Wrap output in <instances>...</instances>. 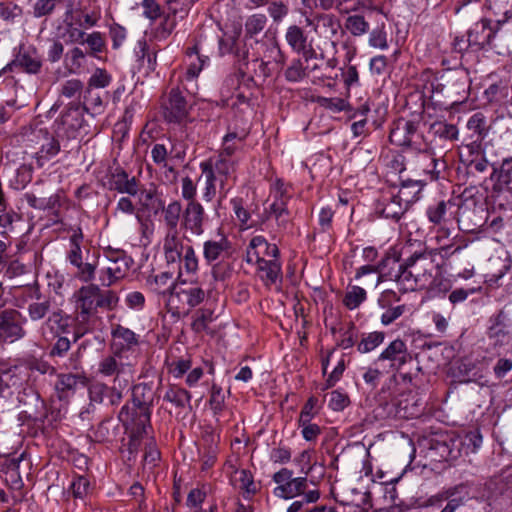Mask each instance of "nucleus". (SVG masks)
I'll return each mask as SVG.
<instances>
[{
    "label": "nucleus",
    "instance_id": "16",
    "mask_svg": "<svg viewBox=\"0 0 512 512\" xmlns=\"http://www.w3.org/2000/svg\"><path fill=\"white\" fill-rule=\"evenodd\" d=\"M272 194L274 200L266 209V213L268 217L275 219L280 230H286L290 223L289 211L287 209V202L290 197L287 195L284 184L280 181L276 183Z\"/></svg>",
    "mask_w": 512,
    "mask_h": 512
},
{
    "label": "nucleus",
    "instance_id": "7",
    "mask_svg": "<svg viewBox=\"0 0 512 512\" xmlns=\"http://www.w3.org/2000/svg\"><path fill=\"white\" fill-rule=\"evenodd\" d=\"M310 470L311 468H308L304 471L305 476L303 477H294L292 470L288 468L280 469L272 477L277 485L273 490V494L283 499H292L303 494L307 489V475Z\"/></svg>",
    "mask_w": 512,
    "mask_h": 512
},
{
    "label": "nucleus",
    "instance_id": "37",
    "mask_svg": "<svg viewBox=\"0 0 512 512\" xmlns=\"http://www.w3.org/2000/svg\"><path fill=\"white\" fill-rule=\"evenodd\" d=\"M187 56L190 62L187 67L185 79L188 81H193L198 77L204 66L209 62V57L201 56L199 54L197 45L188 48Z\"/></svg>",
    "mask_w": 512,
    "mask_h": 512
},
{
    "label": "nucleus",
    "instance_id": "27",
    "mask_svg": "<svg viewBox=\"0 0 512 512\" xmlns=\"http://www.w3.org/2000/svg\"><path fill=\"white\" fill-rule=\"evenodd\" d=\"M254 264L257 266L256 274L265 286L270 287L281 282L282 265L279 258L262 260Z\"/></svg>",
    "mask_w": 512,
    "mask_h": 512
},
{
    "label": "nucleus",
    "instance_id": "23",
    "mask_svg": "<svg viewBox=\"0 0 512 512\" xmlns=\"http://www.w3.org/2000/svg\"><path fill=\"white\" fill-rule=\"evenodd\" d=\"M108 184L112 191L133 196L138 193L141 182L135 176L129 175L124 169L118 167L111 172Z\"/></svg>",
    "mask_w": 512,
    "mask_h": 512
},
{
    "label": "nucleus",
    "instance_id": "56",
    "mask_svg": "<svg viewBox=\"0 0 512 512\" xmlns=\"http://www.w3.org/2000/svg\"><path fill=\"white\" fill-rule=\"evenodd\" d=\"M212 322L213 311L207 308L199 309L194 315L192 329L196 332L205 331Z\"/></svg>",
    "mask_w": 512,
    "mask_h": 512
},
{
    "label": "nucleus",
    "instance_id": "5",
    "mask_svg": "<svg viewBox=\"0 0 512 512\" xmlns=\"http://www.w3.org/2000/svg\"><path fill=\"white\" fill-rule=\"evenodd\" d=\"M421 182V180L403 181L397 194L384 195L378 207L381 215L398 221L406 211L407 204L411 201L408 199L407 189L410 187L415 188L414 194H417L422 188Z\"/></svg>",
    "mask_w": 512,
    "mask_h": 512
},
{
    "label": "nucleus",
    "instance_id": "20",
    "mask_svg": "<svg viewBox=\"0 0 512 512\" xmlns=\"http://www.w3.org/2000/svg\"><path fill=\"white\" fill-rule=\"evenodd\" d=\"M417 125L413 121L399 120L395 123L389 134L390 142L397 146L407 147L404 151L406 156L409 151L419 144L414 140L416 137Z\"/></svg>",
    "mask_w": 512,
    "mask_h": 512
},
{
    "label": "nucleus",
    "instance_id": "21",
    "mask_svg": "<svg viewBox=\"0 0 512 512\" xmlns=\"http://www.w3.org/2000/svg\"><path fill=\"white\" fill-rule=\"evenodd\" d=\"M272 258H279V249L277 245L269 243L261 235L254 236L247 246V263L251 264Z\"/></svg>",
    "mask_w": 512,
    "mask_h": 512
},
{
    "label": "nucleus",
    "instance_id": "31",
    "mask_svg": "<svg viewBox=\"0 0 512 512\" xmlns=\"http://www.w3.org/2000/svg\"><path fill=\"white\" fill-rule=\"evenodd\" d=\"M393 266H397L398 270L395 274L387 275L386 279L394 280L399 286L400 289L404 292L414 291L419 289L418 281H416V276L412 272V269L408 267L407 262L405 261L403 264H399L396 260V264H392Z\"/></svg>",
    "mask_w": 512,
    "mask_h": 512
},
{
    "label": "nucleus",
    "instance_id": "2",
    "mask_svg": "<svg viewBox=\"0 0 512 512\" xmlns=\"http://www.w3.org/2000/svg\"><path fill=\"white\" fill-rule=\"evenodd\" d=\"M154 400V391L147 383H139L132 389V406L124 405L118 415L123 425H130L134 420L150 424L151 407Z\"/></svg>",
    "mask_w": 512,
    "mask_h": 512
},
{
    "label": "nucleus",
    "instance_id": "47",
    "mask_svg": "<svg viewBox=\"0 0 512 512\" xmlns=\"http://www.w3.org/2000/svg\"><path fill=\"white\" fill-rule=\"evenodd\" d=\"M164 400L176 407L184 408L190 404L191 394L183 388L170 387L164 395Z\"/></svg>",
    "mask_w": 512,
    "mask_h": 512
},
{
    "label": "nucleus",
    "instance_id": "52",
    "mask_svg": "<svg viewBox=\"0 0 512 512\" xmlns=\"http://www.w3.org/2000/svg\"><path fill=\"white\" fill-rule=\"evenodd\" d=\"M90 491V481L85 476H76L69 487L75 499L84 500Z\"/></svg>",
    "mask_w": 512,
    "mask_h": 512
},
{
    "label": "nucleus",
    "instance_id": "57",
    "mask_svg": "<svg viewBox=\"0 0 512 512\" xmlns=\"http://www.w3.org/2000/svg\"><path fill=\"white\" fill-rule=\"evenodd\" d=\"M267 18L264 14H253L246 20L245 32L250 37L259 34L266 26Z\"/></svg>",
    "mask_w": 512,
    "mask_h": 512
},
{
    "label": "nucleus",
    "instance_id": "30",
    "mask_svg": "<svg viewBox=\"0 0 512 512\" xmlns=\"http://www.w3.org/2000/svg\"><path fill=\"white\" fill-rule=\"evenodd\" d=\"M428 134L432 137L431 145L439 142L442 147H445V143L457 140L459 132L457 127L453 124H449L445 121H435L430 125Z\"/></svg>",
    "mask_w": 512,
    "mask_h": 512
},
{
    "label": "nucleus",
    "instance_id": "22",
    "mask_svg": "<svg viewBox=\"0 0 512 512\" xmlns=\"http://www.w3.org/2000/svg\"><path fill=\"white\" fill-rule=\"evenodd\" d=\"M164 117L169 122L181 123L188 117L189 107L181 92L172 89L163 103Z\"/></svg>",
    "mask_w": 512,
    "mask_h": 512
},
{
    "label": "nucleus",
    "instance_id": "44",
    "mask_svg": "<svg viewBox=\"0 0 512 512\" xmlns=\"http://www.w3.org/2000/svg\"><path fill=\"white\" fill-rule=\"evenodd\" d=\"M368 43L371 47L386 50L389 47L386 23L377 22V26L369 32Z\"/></svg>",
    "mask_w": 512,
    "mask_h": 512
},
{
    "label": "nucleus",
    "instance_id": "6",
    "mask_svg": "<svg viewBox=\"0 0 512 512\" xmlns=\"http://www.w3.org/2000/svg\"><path fill=\"white\" fill-rule=\"evenodd\" d=\"M406 262L416 276L419 289L431 287L438 274V264L435 262L434 253L432 251L416 252Z\"/></svg>",
    "mask_w": 512,
    "mask_h": 512
},
{
    "label": "nucleus",
    "instance_id": "25",
    "mask_svg": "<svg viewBox=\"0 0 512 512\" xmlns=\"http://www.w3.org/2000/svg\"><path fill=\"white\" fill-rule=\"evenodd\" d=\"M71 325V317L65 314L62 310H56L50 313L47 319L43 322L40 327V333L44 339L48 338V335L56 337L61 333H66Z\"/></svg>",
    "mask_w": 512,
    "mask_h": 512
},
{
    "label": "nucleus",
    "instance_id": "36",
    "mask_svg": "<svg viewBox=\"0 0 512 512\" xmlns=\"http://www.w3.org/2000/svg\"><path fill=\"white\" fill-rule=\"evenodd\" d=\"M285 40L289 47L297 54L308 47V35L303 28L298 25H290L285 32Z\"/></svg>",
    "mask_w": 512,
    "mask_h": 512
},
{
    "label": "nucleus",
    "instance_id": "62",
    "mask_svg": "<svg viewBox=\"0 0 512 512\" xmlns=\"http://www.w3.org/2000/svg\"><path fill=\"white\" fill-rule=\"evenodd\" d=\"M98 305L100 308L108 310L114 309L119 301L117 294L112 290H101L98 287Z\"/></svg>",
    "mask_w": 512,
    "mask_h": 512
},
{
    "label": "nucleus",
    "instance_id": "59",
    "mask_svg": "<svg viewBox=\"0 0 512 512\" xmlns=\"http://www.w3.org/2000/svg\"><path fill=\"white\" fill-rule=\"evenodd\" d=\"M19 220V216L14 211H8L0 214V237L10 239V234L14 230V222Z\"/></svg>",
    "mask_w": 512,
    "mask_h": 512
},
{
    "label": "nucleus",
    "instance_id": "8",
    "mask_svg": "<svg viewBox=\"0 0 512 512\" xmlns=\"http://www.w3.org/2000/svg\"><path fill=\"white\" fill-rule=\"evenodd\" d=\"M418 153L416 157L420 162H423V165H417L414 163L413 151H409L406 156H402L403 158V167L401 170L410 169L415 172H419L427 176L430 181L437 180L439 178L441 169L444 168V164L441 163L432 151V147L425 145L424 148H416Z\"/></svg>",
    "mask_w": 512,
    "mask_h": 512
},
{
    "label": "nucleus",
    "instance_id": "49",
    "mask_svg": "<svg viewBox=\"0 0 512 512\" xmlns=\"http://www.w3.org/2000/svg\"><path fill=\"white\" fill-rule=\"evenodd\" d=\"M385 335L383 332H371L364 336L357 345V350L360 353H369L381 345L384 341Z\"/></svg>",
    "mask_w": 512,
    "mask_h": 512
},
{
    "label": "nucleus",
    "instance_id": "54",
    "mask_svg": "<svg viewBox=\"0 0 512 512\" xmlns=\"http://www.w3.org/2000/svg\"><path fill=\"white\" fill-rule=\"evenodd\" d=\"M207 490L203 486L201 488L192 489L186 500V504L190 509L200 510L201 508H206L209 503H206Z\"/></svg>",
    "mask_w": 512,
    "mask_h": 512
},
{
    "label": "nucleus",
    "instance_id": "15",
    "mask_svg": "<svg viewBox=\"0 0 512 512\" xmlns=\"http://www.w3.org/2000/svg\"><path fill=\"white\" fill-rule=\"evenodd\" d=\"M125 390L119 384L107 385L104 382L96 381L88 387L90 404L116 406L122 401Z\"/></svg>",
    "mask_w": 512,
    "mask_h": 512
},
{
    "label": "nucleus",
    "instance_id": "14",
    "mask_svg": "<svg viewBox=\"0 0 512 512\" xmlns=\"http://www.w3.org/2000/svg\"><path fill=\"white\" fill-rule=\"evenodd\" d=\"M29 141L40 145L39 150L35 153L38 167H43L47 161L55 157L60 151L58 140L44 128L34 129L29 136Z\"/></svg>",
    "mask_w": 512,
    "mask_h": 512
},
{
    "label": "nucleus",
    "instance_id": "19",
    "mask_svg": "<svg viewBox=\"0 0 512 512\" xmlns=\"http://www.w3.org/2000/svg\"><path fill=\"white\" fill-rule=\"evenodd\" d=\"M506 320V314L502 310L490 318L487 337L489 344L493 348H501L506 346L512 340L510 325L507 324Z\"/></svg>",
    "mask_w": 512,
    "mask_h": 512
},
{
    "label": "nucleus",
    "instance_id": "34",
    "mask_svg": "<svg viewBox=\"0 0 512 512\" xmlns=\"http://www.w3.org/2000/svg\"><path fill=\"white\" fill-rule=\"evenodd\" d=\"M123 426L129 432L128 452L130 455H136L141 447L143 438L148 434L147 430L150 428V424L134 420L132 424Z\"/></svg>",
    "mask_w": 512,
    "mask_h": 512
},
{
    "label": "nucleus",
    "instance_id": "43",
    "mask_svg": "<svg viewBox=\"0 0 512 512\" xmlns=\"http://www.w3.org/2000/svg\"><path fill=\"white\" fill-rule=\"evenodd\" d=\"M59 36L66 43L83 44L86 33L81 28L75 26V24L66 17L63 28H59Z\"/></svg>",
    "mask_w": 512,
    "mask_h": 512
},
{
    "label": "nucleus",
    "instance_id": "1",
    "mask_svg": "<svg viewBox=\"0 0 512 512\" xmlns=\"http://www.w3.org/2000/svg\"><path fill=\"white\" fill-rule=\"evenodd\" d=\"M98 286L91 284L75 292L76 326L74 341H77L92 329L98 305Z\"/></svg>",
    "mask_w": 512,
    "mask_h": 512
},
{
    "label": "nucleus",
    "instance_id": "48",
    "mask_svg": "<svg viewBox=\"0 0 512 512\" xmlns=\"http://www.w3.org/2000/svg\"><path fill=\"white\" fill-rule=\"evenodd\" d=\"M50 308V300L44 299L43 301H39V297H37V301L29 303L27 313L32 321H40L49 315Z\"/></svg>",
    "mask_w": 512,
    "mask_h": 512
},
{
    "label": "nucleus",
    "instance_id": "17",
    "mask_svg": "<svg viewBox=\"0 0 512 512\" xmlns=\"http://www.w3.org/2000/svg\"><path fill=\"white\" fill-rule=\"evenodd\" d=\"M15 67L35 75L41 70L42 60L34 47L25 48L21 45L14 59L2 69L1 73L11 72Z\"/></svg>",
    "mask_w": 512,
    "mask_h": 512
},
{
    "label": "nucleus",
    "instance_id": "11",
    "mask_svg": "<svg viewBox=\"0 0 512 512\" xmlns=\"http://www.w3.org/2000/svg\"><path fill=\"white\" fill-rule=\"evenodd\" d=\"M410 359L406 343L401 339H395L381 352L374 365L381 366L386 372H397Z\"/></svg>",
    "mask_w": 512,
    "mask_h": 512
},
{
    "label": "nucleus",
    "instance_id": "38",
    "mask_svg": "<svg viewBox=\"0 0 512 512\" xmlns=\"http://www.w3.org/2000/svg\"><path fill=\"white\" fill-rule=\"evenodd\" d=\"M184 208L178 200L171 201L163 208V219L167 231H178Z\"/></svg>",
    "mask_w": 512,
    "mask_h": 512
},
{
    "label": "nucleus",
    "instance_id": "40",
    "mask_svg": "<svg viewBox=\"0 0 512 512\" xmlns=\"http://www.w3.org/2000/svg\"><path fill=\"white\" fill-rule=\"evenodd\" d=\"M391 264H396V259L390 256H386L376 265H363L357 269L355 279H360L361 277L367 274L376 273L379 275L376 284H379L387 277V274L384 273L385 267Z\"/></svg>",
    "mask_w": 512,
    "mask_h": 512
},
{
    "label": "nucleus",
    "instance_id": "10",
    "mask_svg": "<svg viewBox=\"0 0 512 512\" xmlns=\"http://www.w3.org/2000/svg\"><path fill=\"white\" fill-rule=\"evenodd\" d=\"M104 256L108 264L100 273V281L103 286L109 287L126 275L131 259L123 250L107 249Z\"/></svg>",
    "mask_w": 512,
    "mask_h": 512
},
{
    "label": "nucleus",
    "instance_id": "33",
    "mask_svg": "<svg viewBox=\"0 0 512 512\" xmlns=\"http://www.w3.org/2000/svg\"><path fill=\"white\" fill-rule=\"evenodd\" d=\"M441 497L448 500L446 506L461 509L469 500L473 498L470 486L468 484H459L445 490Z\"/></svg>",
    "mask_w": 512,
    "mask_h": 512
},
{
    "label": "nucleus",
    "instance_id": "46",
    "mask_svg": "<svg viewBox=\"0 0 512 512\" xmlns=\"http://www.w3.org/2000/svg\"><path fill=\"white\" fill-rule=\"evenodd\" d=\"M367 298L365 289L360 286H349L343 298V304L349 310L358 308Z\"/></svg>",
    "mask_w": 512,
    "mask_h": 512
},
{
    "label": "nucleus",
    "instance_id": "18",
    "mask_svg": "<svg viewBox=\"0 0 512 512\" xmlns=\"http://www.w3.org/2000/svg\"><path fill=\"white\" fill-rule=\"evenodd\" d=\"M200 167L203 174H206L208 171H211L214 174L221 194L218 200V206H220L222 199L227 195L228 188L226 186L231 173L235 170V161L231 159L217 158L214 163L202 162Z\"/></svg>",
    "mask_w": 512,
    "mask_h": 512
},
{
    "label": "nucleus",
    "instance_id": "32",
    "mask_svg": "<svg viewBox=\"0 0 512 512\" xmlns=\"http://www.w3.org/2000/svg\"><path fill=\"white\" fill-rule=\"evenodd\" d=\"M111 335L114 339L113 349L119 350L121 354L138 344L137 335L120 324L113 326Z\"/></svg>",
    "mask_w": 512,
    "mask_h": 512
},
{
    "label": "nucleus",
    "instance_id": "63",
    "mask_svg": "<svg viewBox=\"0 0 512 512\" xmlns=\"http://www.w3.org/2000/svg\"><path fill=\"white\" fill-rule=\"evenodd\" d=\"M467 128L473 131L479 140H483L486 136L485 117L481 113L472 115L467 122Z\"/></svg>",
    "mask_w": 512,
    "mask_h": 512
},
{
    "label": "nucleus",
    "instance_id": "35",
    "mask_svg": "<svg viewBox=\"0 0 512 512\" xmlns=\"http://www.w3.org/2000/svg\"><path fill=\"white\" fill-rule=\"evenodd\" d=\"M83 117L78 107H70L62 114L57 131L60 126L66 131L67 137H75V133L82 127Z\"/></svg>",
    "mask_w": 512,
    "mask_h": 512
},
{
    "label": "nucleus",
    "instance_id": "28",
    "mask_svg": "<svg viewBox=\"0 0 512 512\" xmlns=\"http://www.w3.org/2000/svg\"><path fill=\"white\" fill-rule=\"evenodd\" d=\"M495 32L491 27V21L483 18L468 31V46H474L477 49L491 45V40Z\"/></svg>",
    "mask_w": 512,
    "mask_h": 512
},
{
    "label": "nucleus",
    "instance_id": "58",
    "mask_svg": "<svg viewBox=\"0 0 512 512\" xmlns=\"http://www.w3.org/2000/svg\"><path fill=\"white\" fill-rule=\"evenodd\" d=\"M179 263L182 264L180 267L184 268L187 273H195L198 270V257L191 245H186Z\"/></svg>",
    "mask_w": 512,
    "mask_h": 512
},
{
    "label": "nucleus",
    "instance_id": "4",
    "mask_svg": "<svg viewBox=\"0 0 512 512\" xmlns=\"http://www.w3.org/2000/svg\"><path fill=\"white\" fill-rule=\"evenodd\" d=\"M207 297V293L197 283H182L174 287L167 299L170 310L177 313L189 312L199 306Z\"/></svg>",
    "mask_w": 512,
    "mask_h": 512
},
{
    "label": "nucleus",
    "instance_id": "3",
    "mask_svg": "<svg viewBox=\"0 0 512 512\" xmlns=\"http://www.w3.org/2000/svg\"><path fill=\"white\" fill-rule=\"evenodd\" d=\"M97 374L103 378H113L112 384L127 389L133 380L134 365L125 362L123 354L114 350L112 354L103 356L97 365Z\"/></svg>",
    "mask_w": 512,
    "mask_h": 512
},
{
    "label": "nucleus",
    "instance_id": "61",
    "mask_svg": "<svg viewBox=\"0 0 512 512\" xmlns=\"http://www.w3.org/2000/svg\"><path fill=\"white\" fill-rule=\"evenodd\" d=\"M111 75L102 68H96L89 78L88 85L94 88H105L111 83Z\"/></svg>",
    "mask_w": 512,
    "mask_h": 512
},
{
    "label": "nucleus",
    "instance_id": "29",
    "mask_svg": "<svg viewBox=\"0 0 512 512\" xmlns=\"http://www.w3.org/2000/svg\"><path fill=\"white\" fill-rule=\"evenodd\" d=\"M186 249L178 231H167L163 250L168 264H176L181 261L183 251Z\"/></svg>",
    "mask_w": 512,
    "mask_h": 512
},
{
    "label": "nucleus",
    "instance_id": "64",
    "mask_svg": "<svg viewBox=\"0 0 512 512\" xmlns=\"http://www.w3.org/2000/svg\"><path fill=\"white\" fill-rule=\"evenodd\" d=\"M197 185L196 183L189 177H183L181 180V197L187 201V203H192V201H197Z\"/></svg>",
    "mask_w": 512,
    "mask_h": 512
},
{
    "label": "nucleus",
    "instance_id": "26",
    "mask_svg": "<svg viewBox=\"0 0 512 512\" xmlns=\"http://www.w3.org/2000/svg\"><path fill=\"white\" fill-rule=\"evenodd\" d=\"M306 23L313 26L316 33L330 39L335 37L341 28L339 18L331 13H318L313 19L306 18Z\"/></svg>",
    "mask_w": 512,
    "mask_h": 512
},
{
    "label": "nucleus",
    "instance_id": "53",
    "mask_svg": "<svg viewBox=\"0 0 512 512\" xmlns=\"http://www.w3.org/2000/svg\"><path fill=\"white\" fill-rule=\"evenodd\" d=\"M81 240L82 233L80 231H75L70 237V250L67 259L74 266L80 265L82 262Z\"/></svg>",
    "mask_w": 512,
    "mask_h": 512
},
{
    "label": "nucleus",
    "instance_id": "42",
    "mask_svg": "<svg viewBox=\"0 0 512 512\" xmlns=\"http://www.w3.org/2000/svg\"><path fill=\"white\" fill-rule=\"evenodd\" d=\"M234 485L247 495L255 494L256 484L250 471L246 469L236 470L232 479Z\"/></svg>",
    "mask_w": 512,
    "mask_h": 512
},
{
    "label": "nucleus",
    "instance_id": "12",
    "mask_svg": "<svg viewBox=\"0 0 512 512\" xmlns=\"http://www.w3.org/2000/svg\"><path fill=\"white\" fill-rule=\"evenodd\" d=\"M26 321L15 309H5L0 312V345L9 341L15 342L26 334L23 324Z\"/></svg>",
    "mask_w": 512,
    "mask_h": 512
},
{
    "label": "nucleus",
    "instance_id": "45",
    "mask_svg": "<svg viewBox=\"0 0 512 512\" xmlns=\"http://www.w3.org/2000/svg\"><path fill=\"white\" fill-rule=\"evenodd\" d=\"M345 28L354 37H361L370 30L369 22L363 15H350L345 20Z\"/></svg>",
    "mask_w": 512,
    "mask_h": 512
},
{
    "label": "nucleus",
    "instance_id": "55",
    "mask_svg": "<svg viewBox=\"0 0 512 512\" xmlns=\"http://www.w3.org/2000/svg\"><path fill=\"white\" fill-rule=\"evenodd\" d=\"M306 70L301 59H293L285 71V78L289 82H299L307 76Z\"/></svg>",
    "mask_w": 512,
    "mask_h": 512
},
{
    "label": "nucleus",
    "instance_id": "41",
    "mask_svg": "<svg viewBox=\"0 0 512 512\" xmlns=\"http://www.w3.org/2000/svg\"><path fill=\"white\" fill-rule=\"evenodd\" d=\"M454 204L451 201H439L427 208L426 215L429 221L435 225L446 223L447 215Z\"/></svg>",
    "mask_w": 512,
    "mask_h": 512
},
{
    "label": "nucleus",
    "instance_id": "60",
    "mask_svg": "<svg viewBox=\"0 0 512 512\" xmlns=\"http://www.w3.org/2000/svg\"><path fill=\"white\" fill-rule=\"evenodd\" d=\"M84 43L90 48V55L96 56L105 49V40L101 32L94 31L84 37Z\"/></svg>",
    "mask_w": 512,
    "mask_h": 512
},
{
    "label": "nucleus",
    "instance_id": "9",
    "mask_svg": "<svg viewBox=\"0 0 512 512\" xmlns=\"http://www.w3.org/2000/svg\"><path fill=\"white\" fill-rule=\"evenodd\" d=\"M231 254V243L224 235L204 241L203 257L209 265H212L211 273L215 280L224 279L223 274L220 273V267L217 263L228 259Z\"/></svg>",
    "mask_w": 512,
    "mask_h": 512
},
{
    "label": "nucleus",
    "instance_id": "24",
    "mask_svg": "<svg viewBox=\"0 0 512 512\" xmlns=\"http://www.w3.org/2000/svg\"><path fill=\"white\" fill-rule=\"evenodd\" d=\"M88 378L80 373H62L58 375L55 389L59 399H68L73 396L79 388L86 387Z\"/></svg>",
    "mask_w": 512,
    "mask_h": 512
},
{
    "label": "nucleus",
    "instance_id": "13",
    "mask_svg": "<svg viewBox=\"0 0 512 512\" xmlns=\"http://www.w3.org/2000/svg\"><path fill=\"white\" fill-rule=\"evenodd\" d=\"M208 219L203 205L199 201H192V203H186L184 207L181 228L192 236H201L204 233Z\"/></svg>",
    "mask_w": 512,
    "mask_h": 512
},
{
    "label": "nucleus",
    "instance_id": "39",
    "mask_svg": "<svg viewBox=\"0 0 512 512\" xmlns=\"http://www.w3.org/2000/svg\"><path fill=\"white\" fill-rule=\"evenodd\" d=\"M148 284L151 290L157 294H166L169 292V295L174 290V279L173 273L165 271L161 272L148 280Z\"/></svg>",
    "mask_w": 512,
    "mask_h": 512
},
{
    "label": "nucleus",
    "instance_id": "50",
    "mask_svg": "<svg viewBox=\"0 0 512 512\" xmlns=\"http://www.w3.org/2000/svg\"><path fill=\"white\" fill-rule=\"evenodd\" d=\"M133 197L137 198V204L141 211L145 212L154 208L156 199V192L154 189H146L143 184H140L138 187V193L133 195Z\"/></svg>",
    "mask_w": 512,
    "mask_h": 512
},
{
    "label": "nucleus",
    "instance_id": "51",
    "mask_svg": "<svg viewBox=\"0 0 512 512\" xmlns=\"http://www.w3.org/2000/svg\"><path fill=\"white\" fill-rule=\"evenodd\" d=\"M86 54L79 47L70 49L65 56L66 66L72 73H77L83 67Z\"/></svg>",
    "mask_w": 512,
    "mask_h": 512
}]
</instances>
